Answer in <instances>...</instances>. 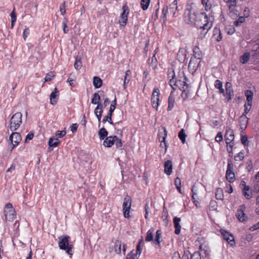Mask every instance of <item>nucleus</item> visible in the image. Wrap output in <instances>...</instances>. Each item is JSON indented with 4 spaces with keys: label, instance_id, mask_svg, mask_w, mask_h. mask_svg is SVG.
Listing matches in <instances>:
<instances>
[{
    "label": "nucleus",
    "instance_id": "44",
    "mask_svg": "<svg viewBox=\"0 0 259 259\" xmlns=\"http://www.w3.org/2000/svg\"><path fill=\"white\" fill-rule=\"evenodd\" d=\"M178 137L183 144L185 143L186 135L184 129L181 130L179 132Z\"/></svg>",
    "mask_w": 259,
    "mask_h": 259
},
{
    "label": "nucleus",
    "instance_id": "26",
    "mask_svg": "<svg viewBox=\"0 0 259 259\" xmlns=\"http://www.w3.org/2000/svg\"><path fill=\"white\" fill-rule=\"evenodd\" d=\"M93 83L96 89H99L102 85V80L100 77L94 76L93 77Z\"/></svg>",
    "mask_w": 259,
    "mask_h": 259
},
{
    "label": "nucleus",
    "instance_id": "59",
    "mask_svg": "<svg viewBox=\"0 0 259 259\" xmlns=\"http://www.w3.org/2000/svg\"><path fill=\"white\" fill-rule=\"evenodd\" d=\"M226 30H227V33L229 34H232L235 31V28L232 26H230L227 27Z\"/></svg>",
    "mask_w": 259,
    "mask_h": 259
},
{
    "label": "nucleus",
    "instance_id": "46",
    "mask_svg": "<svg viewBox=\"0 0 259 259\" xmlns=\"http://www.w3.org/2000/svg\"><path fill=\"white\" fill-rule=\"evenodd\" d=\"M202 4L204 6L205 10L208 11L210 10L211 8V4L209 3V0H201Z\"/></svg>",
    "mask_w": 259,
    "mask_h": 259
},
{
    "label": "nucleus",
    "instance_id": "57",
    "mask_svg": "<svg viewBox=\"0 0 259 259\" xmlns=\"http://www.w3.org/2000/svg\"><path fill=\"white\" fill-rule=\"evenodd\" d=\"M223 135L221 132H219L215 138V140L217 142H221L223 141Z\"/></svg>",
    "mask_w": 259,
    "mask_h": 259
},
{
    "label": "nucleus",
    "instance_id": "4",
    "mask_svg": "<svg viewBox=\"0 0 259 259\" xmlns=\"http://www.w3.org/2000/svg\"><path fill=\"white\" fill-rule=\"evenodd\" d=\"M201 15L203 17V19L201 18V19L202 25H199V23L196 24V25L197 26L199 27L200 28L205 30V32L204 33L206 34L212 26V21L213 18L212 16L208 17L205 13H201Z\"/></svg>",
    "mask_w": 259,
    "mask_h": 259
},
{
    "label": "nucleus",
    "instance_id": "49",
    "mask_svg": "<svg viewBox=\"0 0 259 259\" xmlns=\"http://www.w3.org/2000/svg\"><path fill=\"white\" fill-rule=\"evenodd\" d=\"M244 152L240 151L237 155L234 156V159L235 161H240L244 159Z\"/></svg>",
    "mask_w": 259,
    "mask_h": 259
},
{
    "label": "nucleus",
    "instance_id": "54",
    "mask_svg": "<svg viewBox=\"0 0 259 259\" xmlns=\"http://www.w3.org/2000/svg\"><path fill=\"white\" fill-rule=\"evenodd\" d=\"M245 21V18L243 16H240L238 19L234 22V25L236 26H239L240 24L243 23Z\"/></svg>",
    "mask_w": 259,
    "mask_h": 259
},
{
    "label": "nucleus",
    "instance_id": "51",
    "mask_svg": "<svg viewBox=\"0 0 259 259\" xmlns=\"http://www.w3.org/2000/svg\"><path fill=\"white\" fill-rule=\"evenodd\" d=\"M190 259H202L201 253L199 251H195L191 255Z\"/></svg>",
    "mask_w": 259,
    "mask_h": 259
},
{
    "label": "nucleus",
    "instance_id": "47",
    "mask_svg": "<svg viewBox=\"0 0 259 259\" xmlns=\"http://www.w3.org/2000/svg\"><path fill=\"white\" fill-rule=\"evenodd\" d=\"M54 77L55 73L54 72L51 71L48 73L45 77V82L51 81Z\"/></svg>",
    "mask_w": 259,
    "mask_h": 259
},
{
    "label": "nucleus",
    "instance_id": "36",
    "mask_svg": "<svg viewBox=\"0 0 259 259\" xmlns=\"http://www.w3.org/2000/svg\"><path fill=\"white\" fill-rule=\"evenodd\" d=\"M122 243L119 240H116L114 244V250L116 253L120 254Z\"/></svg>",
    "mask_w": 259,
    "mask_h": 259
},
{
    "label": "nucleus",
    "instance_id": "40",
    "mask_svg": "<svg viewBox=\"0 0 259 259\" xmlns=\"http://www.w3.org/2000/svg\"><path fill=\"white\" fill-rule=\"evenodd\" d=\"M191 191L192 192V199L194 200V203H195V205H197V204L196 203V202H198L196 200V199H198V198L197 197V195H198L197 190L196 189V187L195 186V185H194L192 187Z\"/></svg>",
    "mask_w": 259,
    "mask_h": 259
},
{
    "label": "nucleus",
    "instance_id": "19",
    "mask_svg": "<svg viewBox=\"0 0 259 259\" xmlns=\"http://www.w3.org/2000/svg\"><path fill=\"white\" fill-rule=\"evenodd\" d=\"M59 91L56 88L54 91L52 92L50 96V103L52 105H55L59 98Z\"/></svg>",
    "mask_w": 259,
    "mask_h": 259
},
{
    "label": "nucleus",
    "instance_id": "45",
    "mask_svg": "<svg viewBox=\"0 0 259 259\" xmlns=\"http://www.w3.org/2000/svg\"><path fill=\"white\" fill-rule=\"evenodd\" d=\"M153 229H150L147 232V235L145 238V240L147 242H150L151 241H152L153 240Z\"/></svg>",
    "mask_w": 259,
    "mask_h": 259
},
{
    "label": "nucleus",
    "instance_id": "6",
    "mask_svg": "<svg viewBox=\"0 0 259 259\" xmlns=\"http://www.w3.org/2000/svg\"><path fill=\"white\" fill-rule=\"evenodd\" d=\"M4 213L6 220L10 222L13 221L16 217V211L11 203L6 204L4 208Z\"/></svg>",
    "mask_w": 259,
    "mask_h": 259
},
{
    "label": "nucleus",
    "instance_id": "35",
    "mask_svg": "<svg viewBox=\"0 0 259 259\" xmlns=\"http://www.w3.org/2000/svg\"><path fill=\"white\" fill-rule=\"evenodd\" d=\"M162 232L161 230H158L156 232V236L155 237V239L154 240V242L156 244L159 245L161 241V237Z\"/></svg>",
    "mask_w": 259,
    "mask_h": 259
},
{
    "label": "nucleus",
    "instance_id": "23",
    "mask_svg": "<svg viewBox=\"0 0 259 259\" xmlns=\"http://www.w3.org/2000/svg\"><path fill=\"white\" fill-rule=\"evenodd\" d=\"M177 1L175 0L168 7V11L170 15L174 16L177 10Z\"/></svg>",
    "mask_w": 259,
    "mask_h": 259
},
{
    "label": "nucleus",
    "instance_id": "42",
    "mask_svg": "<svg viewBox=\"0 0 259 259\" xmlns=\"http://www.w3.org/2000/svg\"><path fill=\"white\" fill-rule=\"evenodd\" d=\"M100 99L101 98L99 94L98 93H95L93 94L91 102L93 104H98Z\"/></svg>",
    "mask_w": 259,
    "mask_h": 259
},
{
    "label": "nucleus",
    "instance_id": "7",
    "mask_svg": "<svg viewBox=\"0 0 259 259\" xmlns=\"http://www.w3.org/2000/svg\"><path fill=\"white\" fill-rule=\"evenodd\" d=\"M122 12L120 16V20L119 23L121 26H125L126 25L127 21V17L130 13V9L128 8L126 4L123 5Z\"/></svg>",
    "mask_w": 259,
    "mask_h": 259
},
{
    "label": "nucleus",
    "instance_id": "31",
    "mask_svg": "<svg viewBox=\"0 0 259 259\" xmlns=\"http://www.w3.org/2000/svg\"><path fill=\"white\" fill-rule=\"evenodd\" d=\"M213 37H214V38L218 42L222 40V34L221 33V31L219 29H218V28L214 29Z\"/></svg>",
    "mask_w": 259,
    "mask_h": 259
},
{
    "label": "nucleus",
    "instance_id": "37",
    "mask_svg": "<svg viewBox=\"0 0 259 259\" xmlns=\"http://www.w3.org/2000/svg\"><path fill=\"white\" fill-rule=\"evenodd\" d=\"M75 76L74 74H70L67 80V82L69 83L71 86H74L75 83Z\"/></svg>",
    "mask_w": 259,
    "mask_h": 259
},
{
    "label": "nucleus",
    "instance_id": "10",
    "mask_svg": "<svg viewBox=\"0 0 259 259\" xmlns=\"http://www.w3.org/2000/svg\"><path fill=\"white\" fill-rule=\"evenodd\" d=\"M160 91L158 88H154L151 96L152 107L157 110L159 106Z\"/></svg>",
    "mask_w": 259,
    "mask_h": 259
},
{
    "label": "nucleus",
    "instance_id": "48",
    "mask_svg": "<svg viewBox=\"0 0 259 259\" xmlns=\"http://www.w3.org/2000/svg\"><path fill=\"white\" fill-rule=\"evenodd\" d=\"M66 134V132L65 130L63 131H57L55 134L56 138L59 140V138H62L65 136Z\"/></svg>",
    "mask_w": 259,
    "mask_h": 259
},
{
    "label": "nucleus",
    "instance_id": "43",
    "mask_svg": "<svg viewBox=\"0 0 259 259\" xmlns=\"http://www.w3.org/2000/svg\"><path fill=\"white\" fill-rule=\"evenodd\" d=\"M162 128L163 130V132H161L159 134V137H162V140H161V143L164 142L165 144V145L166 146L165 139L167 137V131H166V129L165 127H162Z\"/></svg>",
    "mask_w": 259,
    "mask_h": 259
},
{
    "label": "nucleus",
    "instance_id": "20",
    "mask_svg": "<svg viewBox=\"0 0 259 259\" xmlns=\"http://www.w3.org/2000/svg\"><path fill=\"white\" fill-rule=\"evenodd\" d=\"M164 172L168 176L171 174L172 172V164L171 161L167 160L164 162Z\"/></svg>",
    "mask_w": 259,
    "mask_h": 259
},
{
    "label": "nucleus",
    "instance_id": "17",
    "mask_svg": "<svg viewBox=\"0 0 259 259\" xmlns=\"http://www.w3.org/2000/svg\"><path fill=\"white\" fill-rule=\"evenodd\" d=\"M226 93L224 96H226L228 101L231 100L233 96H234L233 91L232 90L231 84L230 83L227 82L226 83Z\"/></svg>",
    "mask_w": 259,
    "mask_h": 259
},
{
    "label": "nucleus",
    "instance_id": "21",
    "mask_svg": "<svg viewBox=\"0 0 259 259\" xmlns=\"http://www.w3.org/2000/svg\"><path fill=\"white\" fill-rule=\"evenodd\" d=\"M193 58L197 60H200L203 56V54L200 48L197 46H195L193 49Z\"/></svg>",
    "mask_w": 259,
    "mask_h": 259
},
{
    "label": "nucleus",
    "instance_id": "8",
    "mask_svg": "<svg viewBox=\"0 0 259 259\" xmlns=\"http://www.w3.org/2000/svg\"><path fill=\"white\" fill-rule=\"evenodd\" d=\"M132 205V199L131 198L127 195L124 199L123 203V212L124 217L125 218H129L130 217V211Z\"/></svg>",
    "mask_w": 259,
    "mask_h": 259
},
{
    "label": "nucleus",
    "instance_id": "15",
    "mask_svg": "<svg viewBox=\"0 0 259 259\" xmlns=\"http://www.w3.org/2000/svg\"><path fill=\"white\" fill-rule=\"evenodd\" d=\"M252 106V103H250V105H248V103H246L244 105V111L242 116H241V120H243L245 123L244 125L245 126L247 124L248 122V118L246 117V114L249 112Z\"/></svg>",
    "mask_w": 259,
    "mask_h": 259
},
{
    "label": "nucleus",
    "instance_id": "18",
    "mask_svg": "<svg viewBox=\"0 0 259 259\" xmlns=\"http://www.w3.org/2000/svg\"><path fill=\"white\" fill-rule=\"evenodd\" d=\"M117 140L116 136L107 137L103 142V145L106 147H111Z\"/></svg>",
    "mask_w": 259,
    "mask_h": 259
},
{
    "label": "nucleus",
    "instance_id": "56",
    "mask_svg": "<svg viewBox=\"0 0 259 259\" xmlns=\"http://www.w3.org/2000/svg\"><path fill=\"white\" fill-rule=\"evenodd\" d=\"M206 246H205L203 247V246L202 245H200L199 246V249L200 250V251L202 252H203L205 254V256H207V255H209V252L207 250V249H206Z\"/></svg>",
    "mask_w": 259,
    "mask_h": 259
},
{
    "label": "nucleus",
    "instance_id": "25",
    "mask_svg": "<svg viewBox=\"0 0 259 259\" xmlns=\"http://www.w3.org/2000/svg\"><path fill=\"white\" fill-rule=\"evenodd\" d=\"M131 71L130 69L127 70L125 72V75L124 77L123 81V88L125 89L126 88V84H127L131 79Z\"/></svg>",
    "mask_w": 259,
    "mask_h": 259
},
{
    "label": "nucleus",
    "instance_id": "41",
    "mask_svg": "<svg viewBox=\"0 0 259 259\" xmlns=\"http://www.w3.org/2000/svg\"><path fill=\"white\" fill-rule=\"evenodd\" d=\"M74 66L76 70H79L82 67V62L80 57H77L75 59V61Z\"/></svg>",
    "mask_w": 259,
    "mask_h": 259
},
{
    "label": "nucleus",
    "instance_id": "39",
    "mask_svg": "<svg viewBox=\"0 0 259 259\" xmlns=\"http://www.w3.org/2000/svg\"><path fill=\"white\" fill-rule=\"evenodd\" d=\"M150 0H141L140 5L143 10H147L149 7Z\"/></svg>",
    "mask_w": 259,
    "mask_h": 259
},
{
    "label": "nucleus",
    "instance_id": "64",
    "mask_svg": "<svg viewBox=\"0 0 259 259\" xmlns=\"http://www.w3.org/2000/svg\"><path fill=\"white\" fill-rule=\"evenodd\" d=\"M172 259H181L180 254L178 251H176L174 252Z\"/></svg>",
    "mask_w": 259,
    "mask_h": 259
},
{
    "label": "nucleus",
    "instance_id": "29",
    "mask_svg": "<svg viewBox=\"0 0 259 259\" xmlns=\"http://www.w3.org/2000/svg\"><path fill=\"white\" fill-rule=\"evenodd\" d=\"M60 143V141L57 138H51L48 142V144L50 147H56Z\"/></svg>",
    "mask_w": 259,
    "mask_h": 259
},
{
    "label": "nucleus",
    "instance_id": "16",
    "mask_svg": "<svg viewBox=\"0 0 259 259\" xmlns=\"http://www.w3.org/2000/svg\"><path fill=\"white\" fill-rule=\"evenodd\" d=\"M226 142H233L234 140V131L229 127H227L225 135Z\"/></svg>",
    "mask_w": 259,
    "mask_h": 259
},
{
    "label": "nucleus",
    "instance_id": "9",
    "mask_svg": "<svg viewBox=\"0 0 259 259\" xmlns=\"http://www.w3.org/2000/svg\"><path fill=\"white\" fill-rule=\"evenodd\" d=\"M227 180L230 183L235 180V174L233 172V163L231 160H228L227 169L226 174Z\"/></svg>",
    "mask_w": 259,
    "mask_h": 259
},
{
    "label": "nucleus",
    "instance_id": "52",
    "mask_svg": "<svg viewBox=\"0 0 259 259\" xmlns=\"http://www.w3.org/2000/svg\"><path fill=\"white\" fill-rule=\"evenodd\" d=\"M227 144V150L229 153H232V149L234 146L233 142H226Z\"/></svg>",
    "mask_w": 259,
    "mask_h": 259
},
{
    "label": "nucleus",
    "instance_id": "55",
    "mask_svg": "<svg viewBox=\"0 0 259 259\" xmlns=\"http://www.w3.org/2000/svg\"><path fill=\"white\" fill-rule=\"evenodd\" d=\"M60 11L62 15H64L66 13L65 2L64 1L60 7Z\"/></svg>",
    "mask_w": 259,
    "mask_h": 259
},
{
    "label": "nucleus",
    "instance_id": "14",
    "mask_svg": "<svg viewBox=\"0 0 259 259\" xmlns=\"http://www.w3.org/2000/svg\"><path fill=\"white\" fill-rule=\"evenodd\" d=\"M245 208V205L242 204L236 211V216L240 222H243L246 219V215L244 213Z\"/></svg>",
    "mask_w": 259,
    "mask_h": 259
},
{
    "label": "nucleus",
    "instance_id": "62",
    "mask_svg": "<svg viewBox=\"0 0 259 259\" xmlns=\"http://www.w3.org/2000/svg\"><path fill=\"white\" fill-rule=\"evenodd\" d=\"M255 211L256 213L259 215V196H257L256 199V207Z\"/></svg>",
    "mask_w": 259,
    "mask_h": 259
},
{
    "label": "nucleus",
    "instance_id": "33",
    "mask_svg": "<svg viewBox=\"0 0 259 259\" xmlns=\"http://www.w3.org/2000/svg\"><path fill=\"white\" fill-rule=\"evenodd\" d=\"M98 135L100 139L101 140H103L105 139V137L107 136L108 132L104 127H102L99 130L98 132Z\"/></svg>",
    "mask_w": 259,
    "mask_h": 259
},
{
    "label": "nucleus",
    "instance_id": "3",
    "mask_svg": "<svg viewBox=\"0 0 259 259\" xmlns=\"http://www.w3.org/2000/svg\"><path fill=\"white\" fill-rule=\"evenodd\" d=\"M183 75H184L183 74ZM187 79L184 76L181 78L180 79L175 80L174 77L169 80V85L171 87L173 90H176L178 87L180 90L185 92L186 90L188 88V84L187 83Z\"/></svg>",
    "mask_w": 259,
    "mask_h": 259
},
{
    "label": "nucleus",
    "instance_id": "60",
    "mask_svg": "<svg viewBox=\"0 0 259 259\" xmlns=\"http://www.w3.org/2000/svg\"><path fill=\"white\" fill-rule=\"evenodd\" d=\"M29 28H26L24 31H23V38L24 40H26V38L27 37V36L29 35Z\"/></svg>",
    "mask_w": 259,
    "mask_h": 259
},
{
    "label": "nucleus",
    "instance_id": "1",
    "mask_svg": "<svg viewBox=\"0 0 259 259\" xmlns=\"http://www.w3.org/2000/svg\"><path fill=\"white\" fill-rule=\"evenodd\" d=\"M197 13V8L194 3L187 4L184 12V18L186 22L191 25L196 24Z\"/></svg>",
    "mask_w": 259,
    "mask_h": 259
},
{
    "label": "nucleus",
    "instance_id": "63",
    "mask_svg": "<svg viewBox=\"0 0 259 259\" xmlns=\"http://www.w3.org/2000/svg\"><path fill=\"white\" fill-rule=\"evenodd\" d=\"M115 145L116 148H121L122 146L121 140L117 138V140L115 141Z\"/></svg>",
    "mask_w": 259,
    "mask_h": 259
},
{
    "label": "nucleus",
    "instance_id": "22",
    "mask_svg": "<svg viewBox=\"0 0 259 259\" xmlns=\"http://www.w3.org/2000/svg\"><path fill=\"white\" fill-rule=\"evenodd\" d=\"M181 219L178 217H175L174 218V224L175 228V233L177 235L180 234L181 232V226L180 224Z\"/></svg>",
    "mask_w": 259,
    "mask_h": 259
},
{
    "label": "nucleus",
    "instance_id": "5",
    "mask_svg": "<svg viewBox=\"0 0 259 259\" xmlns=\"http://www.w3.org/2000/svg\"><path fill=\"white\" fill-rule=\"evenodd\" d=\"M22 114L21 112L15 113L11 118L10 121V129L12 131L18 130L22 123Z\"/></svg>",
    "mask_w": 259,
    "mask_h": 259
},
{
    "label": "nucleus",
    "instance_id": "53",
    "mask_svg": "<svg viewBox=\"0 0 259 259\" xmlns=\"http://www.w3.org/2000/svg\"><path fill=\"white\" fill-rule=\"evenodd\" d=\"M67 22H68V20L66 18H64L62 22V25L63 27V32L64 33H68V32L69 31L68 27H67Z\"/></svg>",
    "mask_w": 259,
    "mask_h": 259
},
{
    "label": "nucleus",
    "instance_id": "24",
    "mask_svg": "<svg viewBox=\"0 0 259 259\" xmlns=\"http://www.w3.org/2000/svg\"><path fill=\"white\" fill-rule=\"evenodd\" d=\"M243 195L246 199H250L252 197V191L250 189L249 186H245L242 189Z\"/></svg>",
    "mask_w": 259,
    "mask_h": 259
},
{
    "label": "nucleus",
    "instance_id": "28",
    "mask_svg": "<svg viewBox=\"0 0 259 259\" xmlns=\"http://www.w3.org/2000/svg\"><path fill=\"white\" fill-rule=\"evenodd\" d=\"M167 15L169 16L168 9L167 6H165L163 8L162 10V15L161 16V19L165 23L166 21Z\"/></svg>",
    "mask_w": 259,
    "mask_h": 259
},
{
    "label": "nucleus",
    "instance_id": "12",
    "mask_svg": "<svg viewBox=\"0 0 259 259\" xmlns=\"http://www.w3.org/2000/svg\"><path fill=\"white\" fill-rule=\"evenodd\" d=\"M220 232L224 238L231 246H233L235 243L234 236L229 232L221 229Z\"/></svg>",
    "mask_w": 259,
    "mask_h": 259
},
{
    "label": "nucleus",
    "instance_id": "58",
    "mask_svg": "<svg viewBox=\"0 0 259 259\" xmlns=\"http://www.w3.org/2000/svg\"><path fill=\"white\" fill-rule=\"evenodd\" d=\"M33 137H34V134H33V132H30L29 133H28L27 135L25 140V142L27 143V142H29V141L33 139Z\"/></svg>",
    "mask_w": 259,
    "mask_h": 259
},
{
    "label": "nucleus",
    "instance_id": "2",
    "mask_svg": "<svg viewBox=\"0 0 259 259\" xmlns=\"http://www.w3.org/2000/svg\"><path fill=\"white\" fill-rule=\"evenodd\" d=\"M58 239L59 240L58 245L60 249L65 250L68 254L72 255L73 245L70 242V236L67 235L60 236Z\"/></svg>",
    "mask_w": 259,
    "mask_h": 259
},
{
    "label": "nucleus",
    "instance_id": "61",
    "mask_svg": "<svg viewBox=\"0 0 259 259\" xmlns=\"http://www.w3.org/2000/svg\"><path fill=\"white\" fill-rule=\"evenodd\" d=\"M95 114L98 118V121L100 122L101 121L103 110H100V114H98V111H94Z\"/></svg>",
    "mask_w": 259,
    "mask_h": 259
},
{
    "label": "nucleus",
    "instance_id": "34",
    "mask_svg": "<svg viewBox=\"0 0 259 259\" xmlns=\"http://www.w3.org/2000/svg\"><path fill=\"white\" fill-rule=\"evenodd\" d=\"M250 54L248 52L244 53L240 57V61L242 64L246 63L249 60Z\"/></svg>",
    "mask_w": 259,
    "mask_h": 259
},
{
    "label": "nucleus",
    "instance_id": "30",
    "mask_svg": "<svg viewBox=\"0 0 259 259\" xmlns=\"http://www.w3.org/2000/svg\"><path fill=\"white\" fill-rule=\"evenodd\" d=\"M245 95L246 97L247 103H248V105H249L250 103H252V102L253 93L250 90H246L245 92Z\"/></svg>",
    "mask_w": 259,
    "mask_h": 259
},
{
    "label": "nucleus",
    "instance_id": "13",
    "mask_svg": "<svg viewBox=\"0 0 259 259\" xmlns=\"http://www.w3.org/2000/svg\"><path fill=\"white\" fill-rule=\"evenodd\" d=\"M200 60L191 58L188 65V69L190 72L194 73L197 69Z\"/></svg>",
    "mask_w": 259,
    "mask_h": 259
},
{
    "label": "nucleus",
    "instance_id": "11",
    "mask_svg": "<svg viewBox=\"0 0 259 259\" xmlns=\"http://www.w3.org/2000/svg\"><path fill=\"white\" fill-rule=\"evenodd\" d=\"M11 143L12 145L11 151H12L21 142L22 138L21 135L17 132H13L10 135L9 138Z\"/></svg>",
    "mask_w": 259,
    "mask_h": 259
},
{
    "label": "nucleus",
    "instance_id": "32",
    "mask_svg": "<svg viewBox=\"0 0 259 259\" xmlns=\"http://www.w3.org/2000/svg\"><path fill=\"white\" fill-rule=\"evenodd\" d=\"M214 87L215 88L219 90V92L221 94H224L225 91L223 88V83L220 80H216L214 83Z\"/></svg>",
    "mask_w": 259,
    "mask_h": 259
},
{
    "label": "nucleus",
    "instance_id": "27",
    "mask_svg": "<svg viewBox=\"0 0 259 259\" xmlns=\"http://www.w3.org/2000/svg\"><path fill=\"white\" fill-rule=\"evenodd\" d=\"M175 100L172 94H170L168 99V107L167 110L170 111L174 107Z\"/></svg>",
    "mask_w": 259,
    "mask_h": 259
},
{
    "label": "nucleus",
    "instance_id": "50",
    "mask_svg": "<svg viewBox=\"0 0 259 259\" xmlns=\"http://www.w3.org/2000/svg\"><path fill=\"white\" fill-rule=\"evenodd\" d=\"M143 241V240L142 239H141L139 241L138 244H137V249H136V255L140 256L141 255V252H142V248L141 246V243Z\"/></svg>",
    "mask_w": 259,
    "mask_h": 259
},
{
    "label": "nucleus",
    "instance_id": "38",
    "mask_svg": "<svg viewBox=\"0 0 259 259\" xmlns=\"http://www.w3.org/2000/svg\"><path fill=\"white\" fill-rule=\"evenodd\" d=\"M215 198L218 200H223L224 194L223 190L221 188H218L215 191Z\"/></svg>",
    "mask_w": 259,
    "mask_h": 259
}]
</instances>
